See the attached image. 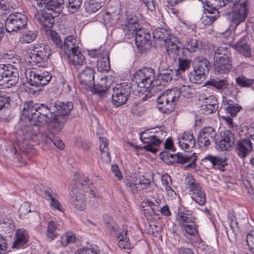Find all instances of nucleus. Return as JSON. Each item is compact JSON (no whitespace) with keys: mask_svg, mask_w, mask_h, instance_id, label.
<instances>
[{"mask_svg":"<svg viewBox=\"0 0 254 254\" xmlns=\"http://www.w3.org/2000/svg\"><path fill=\"white\" fill-rule=\"evenodd\" d=\"M73 108L71 102L57 101L36 104L29 102L24 107L23 112L30 125H23L17 130L18 140H32L35 142L43 141L44 134L41 128L46 125L51 134H58L63 130Z\"/></svg>","mask_w":254,"mask_h":254,"instance_id":"nucleus-1","label":"nucleus"},{"mask_svg":"<svg viewBox=\"0 0 254 254\" xmlns=\"http://www.w3.org/2000/svg\"><path fill=\"white\" fill-rule=\"evenodd\" d=\"M95 72L93 67H86L82 72L79 73L78 78L82 87L85 89H91L94 88L96 93H101L105 92L110 87L112 81L109 77L102 78L97 85L94 82V74Z\"/></svg>","mask_w":254,"mask_h":254,"instance_id":"nucleus-2","label":"nucleus"},{"mask_svg":"<svg viewBox=\"0 0 254 254\" xmlns=\"http://www.w3.org/2000/svg\"><path fill=\"white\" fill-rule=\"evenodd\" d=\"M154 70L151 67H144L136 71L134 75L131 89L135 95H143L153 84Z\"/></svg>","mask_w":254,"mask_h":254,"instance_id":"nucleus-3","label":"nucleus"},{"mask_svg":"<svg viewBox=\"0 0 254 254\" xmlns=\"http://www.w3.org/2000/svg\"><path fill=\"white\" fill-rule=\"evenodd\" d=\"M179 99V93L175 90L172 89L163 92L157 99L158 110L164 114L171 113Z\"/></svg>","mask_w":254,"mask_h":254,"instance_id":"nucleus-4","label":"nucleus"},{"mask_svg":"<svg viewBox=\"0 0 254 254\" xmlns=\"http://www.w3.org/2000/svg\"><path fill=\"white\" fill-rule=\"evenodd\" d=\"M209 62L202 57L195 58L192 63L193 70L189 74L190 81L195 84H201L209 72Z\"/></svg>","mask_w":254,"mask_h":254,"instance_id":"nucleus-5","label":"nucleus"},{"mask_svg":"<svg viewBox=\"0 0 254 254\" xmlns=\"http://www.w3.org/2000/svg\"><path fill=\"white\" fill-rule=\"evenodd\" d=\"M172 150H163L160 153V158L164 162L168 164H173L175 163L182 164H188L187 166L192 167L196 160V156L195 153L191 155H184L182 154H175Z\"/></svg>","mask_w":254,"mask_h":254,"instance_id":"nucleus-6","label":"nucleus"},{"mask_svg":"<svg viewBox=\"0 0 254 254\" xmlns=\"http://www.w3.org/2000/svg\"><path fill=\"white\" fill-rule=\"evenodd\" d=\"M19 80V74L15 65L0 64V81L5 88L14 86Z\"/></svg>","mask_w":254,"mask_h":254,"instance_id":"nucleus-7","label":"nucleus"},{"mask_svg":"<svg viewBox=\"0 0 254 254\" xmlns=\"http://www.w3.org/2000/svg\"><path fill=\"white\" fill-rule=\"evenodd\" d=\"M130 84L126 82L117 84L113 88L112 102L115 107H120L127 102L130 93Z\"/></svg>","mask_w":254,"mask_h":254,"instance_id":"nucleus-8","label":"nucleus"},{"mask_svg":"<svg viewBox=\"0 0 254 254\" xmlns=\"http://www.w3.org/2000/svg\"><path fill=\"white\" fill-rule=\"evenodd\" d=\"M27 22L26 16L20 12L9 14L5 21V28L7 32H17L25 27Z\"/></svg>","mask_w":254,"mask_h":254,"instance_id":"nucleus-9","label":"nucleus"},{"mask_svg":"<svg viewBox=\"0 0 254 254\" xmlns=\"http://www.w3.org/2000/svg\"><path fill=\"white\" fill-rule=\"evenodd\" d=\"M229 6H232L231 12L229 14L230 21L237 27L246 19L249 13L250 5L230 3Z\"/></svg>","mask_w":254,"mask_h":254,"instance_id":"nucleus-10","label":"nucleus"},{"mask_svg":"<svg viewBox=\"0 0 254 254\" xmlns=\"http://www.w3.org/2000/svg\"><path fill=\"white\" fill-rule=\"evenodd\" d=\"M35 190L42 197L50 200V205L51 207L61 212L64 211V208L58 200L55 197L54 192L50 188L42 184H38L35 186Z\"/></svg>","mask_w":254,"mask_h":254,"instance_id":"nucleus-11","label":"nucleus"},{"mask_svg":"<svg viewBox=\"0 0 254 254\" xmlns=\"http://www.w3.org/2000/svg\"><path fill=\"white\" fill-rule=\"evenodd\" d=\"M27 74L28 75L29 83L32 86H45L52 78L50 73L45 70H30L27 71Z\"/></svg>","mask_w":254,"mask_h":254,"instance_id":"nucleus-12","label":"nucleus"},{"mask_svg":"<svg viewBox=\"0 0 254 254\" xmlns=\"http://www.w3.org/2000/svg\"><path fill=\"white\" fill-rule=\"evenodd\" d=\"M217 133L211 127H203L199 132L197 138V143L201 150L207 148L211 143L215 140Z\"/></svg>","mask_w":254,"mask_h":254,"instance_id":"nucleus-13","label":"nucleus"},{"mask_svg":"<svg viewBox=\"0 0 254 254\" xmlns=\"http://www.w3.org/2000/svg\"><path fill=\"white\" fill-rule=\"evenodd\" d=\"M235 138L229 130H225L220 133L219 138L215 140L216 148L221 151L229 150L235 143Z\"/></svg>","mask_w":254,"mask_h":254,"instance_id":"nucleus-14","label":"nucleus"},{"mask_svg":"<svg viewBox=\"0 0 254 254\" xmlns=\"http://www.w3.org/2000/svg\"><path fill=\"white\" fill-rule=\"evenodd\" d=\"M163 133L162 132H159L156 134L149 135L148 136H143V134H141L140 138L143 143L146 144L144 146V148L152 153H156L158 150L159 145L163 140L160 138V134Z\"/></svg>","mask_w":254,"mask_h":254,"instance_id":"nucleus-15","label":"nucleus"},{"mask_svg":"<svg viewBox=\"0 0 254 254\" xmlns=\"http://www.w3.org/2000/svg\"><path fill=\"white\" fill-rule=\"evenodd\" d=\"M80 49L76 39L73 36L70 35L64 38L62 48L59 51L60 55L62 59H65L68 54Z\"/></svg>","mask_w":254,"mask_h":254,"instance_id":"nucleus-16","label":"nucleus"},{"mask_svg":"<svg viewBox=\"0 0 254 254\" xmlns=\"http://www.w3.org/2000/svg\"><path fill=\"white\" fill-rule=\"evenodd\" d=\"M150 35L144 29L139 28L136 31L135 41L137 47L143 51L150 47Z\"/></svg>","mask_w":254,"mask_h":254,"instance_id":"nucleus-17","label":"nucleus"},{"mask_svg":"<svg viewBox=\"0 0 254 254\" xmlns=\"http://www.w3.org/2000/svg\"><path fill=\"white\" fill-rule=\"evenodd\" d=\"M178 140L181 148L187 152H191L195 146V140L190 132H185Z\"/></svg>","mask_w":254,"mask_h":254,"instance_id":"nucleus-18","label":"nucleus"},{"mask_svg":"<svg viewBox=\"0 0 254 254\" xmlns=\"http://www.w3.org/2000/svg\"><path fill=\"white\" fill-rule=\"evenodd\" d=\"M253 150V142L250 139L245 138L237 142L236 150L237 155L241 158H246Z\"/></svg>","mask_w":254,"mask_h":254,"instance_id":"nucleus-19","label":"nucleus"},{"mask_svg":"<svg viewBox=\"0 0 254 254\" xmlns=\"http://www.w3.org/2000/svg\"><path fill=\"white\" fill-rule=\"evenodd\" d=\"M65 60H67L69 64L73 66L77 70L79 69L85 63V57L80 49L68 54Z\"/></svg>","mask_w":254,"mask_h":254,"instance_id":"nucleus-20","label":"nucleus"},{"mask_svg":"<svg viewBox=\"0 0 254 254\" xmlns=\"http://www.w3.org/2000/svg\"><path fill=\"white\" fill-rule=\"evenodd\" d=\"M35 19L43 26L45 31H48L54 25V16L51 14L46 12L38 13L35 17Z\"/></svg>","mask_w":254,"mask_h":254,"instance_id":"nucleus-21","label":"nucleus"},{"mask_svg":"<svg viewBox=\"0 0 254 254\" xmlns=\"http://www.w3.org/2000/svg\"><path fill=\"white\" fill-rule=\"evenodd\" d=\"M232 61L214 60V70L215 74L224 75L228 74L232 66Z\"/></svg>","mask_w":254,"mask_h":254,"instance_id":"nucleus-22","label":"nucleus"},{"mask_svg":"<svg viewBox=\"0 0 254 254\" xmlns=\"http://www.w3.org/2000/svg\"><path fill=\"white\" fill-rule=\"evenodd\" d=\"M205 101L201 106V110L205 114H212L218 108L217 100L214 96L204 98Z\"/></svg>","mask_w":254,"mask_h":254,"instance_id":"nucleus-23","label":"nucleus"},{"mask_svg":"<svg viewBox=\"0 0 254 254\" xmlns=\"http://www.w3.org/2000/svg\"><path fill=\"white\" fill-rule=\"evenodd\" d=\"M178 43L179 42L174 35H170V37L164 42L166 51L169 55H177L179 53L180 47L178 45Z\"/></svg>","mask_w":254,"mask_h":254,"instance_id":"nucleus-24","label":"nucleus"},{"mask_svg":"<svg viewBox=\"0 0 254 254\" xmlns=\"http://www.w3.org/2000/svg\"><path fill=\"white\" fill-rule=\"evenodd\" d=\"M214 60L232 61L231 48L227 47H218L214 51Z\"/></svg>","mask_w":254,"mask_h":254,"instance_id":"nucleus-25","label":"nucleus"},{"mask_svg":"<svg viewBox=\"0 0 254 254\" xmlns=\"http://www.w3.org/2000/svg\"><path fill=\"white\" fill-rule=\"evenodd\" d=\"M207 14L203 15L201 18V21L204 25H210L212 24L219 16V12L218 9L214 8L206 9Z\"/></svg>","mask_w":254,"mask_h":254,"instance_id":"nucleus-26","label":"nucleus"},{"mask_svg":"<svg viewBox=\"0 0 254 254\" xmlns=\"http://www.w3.org/2000/svg\"><path fill=\"white\" fill-rule=\"evenodd\" d=\"M29 239L28 232L25 229H18L16 233V239L13 247L19 249L27 243Z\"/></svg>","mask_w":254,"mask_h":254,"instance_id":"nucleus-27","label":"nucleus"},{"mask_svg":"<svg viewBox=\"0 0 254 254\" xmlns=\"http://www.w3.org/2000/svg\"><path fill=\"white\" fill-rule=\"evenodd\" d=\"M148 91L143 95H141V100L143 101L150 99L154 95V93H158L164 89L165 85L161 82L160 81L157 80L155 81L154 84H152Z\"/></svg>","mask_w":254,"mask_h":254,"instance_id":"nucleus-28","label":"nucleus"},{"mask_svg":"<svg viewBox=\"0 0 254 254\" xmlns=\"http://www.w3.org/2000/svg\"><path fill=\"white\" fill-rule=\"evenodd\" d=\"M248 39V37L245 35L234 45V48L246 57L251 56L250 48L247 44Z\"/></svg>","mask_w":254,"mask_h":254,"instance_id":"nucleus-29","label":"nucleus"},{"mask_svg":"<svg viewBox=\"0 0 254 254\" xmlns=\"http://www.w3.org/2000/svg\"><path fill=\"white\" fill-rule=\"evenodd\" d=\"M45 8L53 11L56 14H60L64 7V0H50L45 3Z\"/></svg>","mask_w":254,"mask_h":254,"instance_id":"nucleus-30","label":"nucleus"},{"mask_svg":"<svg viewBox=\"0 0 254 254\" xmlns=\"http://www.w3.org/2000/svg\"><path fill=\"white\" fill-rule=\"evenodd\" d=\"M190 194L195 203L201 206L205 204L206 201V193L201 186L197 188Z\"/></svg>","mask_w":254,"mask_h":254,"instance_id":"nucleus-31","label":"nucleus"},{"mask_svg":"<svg viewBox=\"0 0 254 254\" xmlns=\"http://www.w3.org/2000/svg\"><path fill=\"white\" fill-rule=\"evenodd\" d=\"M32 48V51L42 58L45 61L49 58L51 55V52L50 47L45 44H35Z\"/></svg>","mask_w":254,"mask_h":254,"instance_id":"nucleus-32","label":"nucleus"},{"mask_svg":"<svg viewBox=\"0 0 254 254\" xmlns=\"http://www.w3.org/2000/svg\"><path fill=\"white\" fill-rule=\"evenodd\" d=\"M97 68L101 72L109 70L110 64L109 53L108 51H103L101 58L97 61Z\"/></svg>","mask_w":254,"mask_h":254,"instance_id":"nucleus-33","label":"nucleus"},{"mask_svg":"<svg viewBox=\"0 0 254 254\" xmlns=\"http://www.w3.org/2000/svg\"><path fill=\"white\" fill-rule=\"evenodd\" d=\"M27 63L31 66H43L45 64V60L33 51L28 54L25 58Z\"/></svg>","mask_w":254,"mask_h":254,"instance_id":"nucleus-34","label":"nucleus"},{"mask_svg":"<svg viewBox=\"0 0 254 254\" xmlns=\"http://www.w3.org/2000/svg\"><path fill=\"white\" fill-rule=\"evenodd\" d=\"M124 183L127 189L133 193L140 190L141 188L139 187L138 178L129 176L124 180Z\"/></svg>","mask_w":254,"mask_h":254,"instance_id":"nucleus-35","label":"nucleus"},{"mask_svg":"<svg viewBox=\"0 0 254 254\" xmlns=\"http://www.w3.org/2000/svg\"><path fill=\"white\" fill-rule=\"evenodd\" d=\"M223 105L226 106L225 107L226 111L232 117H235L241 109V107L238 104L234 103L231 100H228L227 99H223Z\"/></svg>","mask_w":254,"mask_h":254,"instance_id":"nucleus-36","label":"nucleus"},{"mask_svg":"<svg viewBox=\"0 0 254 254\" xmlns=\"http://www.w3.org/2000/svg\"><path fill=\"white\" fill-rule=\"evenodd\" d=\"M104 3V1L100 0L97 1L96 0H86L85 2V7L86 12L89 13H94L100 9Z\"/></svg>","mask_w":254,"mask_h":254,"instance_id":"nucleus-37","label":"nucleus"},{"mask_svg":"<svg viewBox=\"0 0 254 254\" xmlns=\"http://www.w3.org/2000/svg\"><path fill=\"white\" fill-rule=\"evenodd\" d=\"M176 219L179 224L183 227L194 220V218L190 214H188L183 211H179L176 216Z\"/></svg>","mask_w":254,"mask_h":254,"instance_id":"nucleus-38","label":"nucleus"},{"mask_svg":"<svg viewBox=\"0 0 254 254\" xmlns=\"http://www.w3.org/2000/svg\"><path fill=\"white\" fill-rule=\"evenodd\" d=\"M183 46L184 49L195 52L199 48V41L195 38L188 37L183 43Z\"/></svg>","mask_w":254,"mask_h":254,"instance_id":"nucleus-39","label":"nucleus"},{"mask_svg":"<svg viewBox=\"0 0 254 254\" xmlns=\"http://www.w3.org/2000/svg\"><path fill=\"white\" fill-rule=\"evenodd\" d=\"M85 194L77 193L73 199L72 203L74 207L80 211L83 210L86 206L87 201L85 199Z\"/></svg>","mask_w":254,"mask_h":254,"instance_id":"nucleus-40","label":"nucleus"},{"mask_svg":"<svg viewBox=\"0 0 254 254\" xmlns=\"http://www.w3.org/2000/svg\"><path fill=\"white\" fill-rule=\"evenodd\" d=\"M172 35L167 29L164 28H158L153 32L154 39H159L164 42L170 37V35Z\"/></svg>","mask_w":254,"mask_h":254,"instance_id":"nucleus-41","label":"nucleus"},{"mask_svg":"<svg viewBox=\"0 0 254 254\" xmlns=\"http://www.w3.org/2000/svg\"><path fill=\"white\" fill-rule=\"evenodd\" d=\"M185 183L190 192L200 187V184L196 181L190 174H187L185 180Z\"/></svg>","mask_w":254,"mask_h":254,"instance_id":"nucleus-42","label":"nucleus"},{"mask_svg":"<svg viewBox=\"0 0 254 254\" xmlns=\"http://www.w3.org/2000/svg\"><path fill=\"white\" fill-rule=\"evenodd\" d=\"M173 72L176 73L175 70L171 69H167L166 71L160 72L158 75L159 81H162V83L166 85L172 80Z\"/></svg>","mask_w":254,"mask_h":254,"instance_id":"nucleus-43","label":"nucleus"},{"mask_svg":"<svg viewBox=\"0 0 254 254\" xmlns=\"http://www.w3.org/2000/svg\"><path fill=\"white\" fill-rule=\"evenodd\" d=\"M207 84L219 90H223L227 88L228 85V82L225 78L220 79L217 78L212 79L208 81Z\"/></svg>","mask_w":254,"mask_h":254,"instance_id":"nucleus-44","label":"nucleus"},{"mask_svg":"<svg viewBox=\"0 0 254 254\" xmlns=\"http://www.w3.org/2000/svg\"><path fill=\"white\" fill-rule=\"evenodd\" d=\"M103 221L106 229L110 233L113 234L117 232V225L111 216L107 215H104Z\"/></svg>","mask_w":254,"mask_h":254,"instance_id":"nucleus-45","label":"nucleus"},{"mask_svg":"<svg viewBox=\"0 0 254 254\" xmlns=\"http://www.w3.org/2000/svg\"><path fill=\"white\" fill-rule=\"evenodd\" d=\"M173 89L179 92V97L182 95L185 97L189 98L192 96L194 92V89L191 88L189 85H182V87L180 88L175 87Z\"/></svg>","mask_w":254,"mask_h":254,"instance_id":"nucleus-46","label":"nucleus"},{"mask_svg":"<svg viewBox=\"0 0 254 254\" xmlns=\"http://www.w3.org/2000/svg\"><path fill=\"white\" fill-rule=\"evenodd\" d=\"M230 0H206V5L208 8L218 9L230 3Z\"/></svg>","mask_w":254,"mask_h":254,"instance_id":"nucleus-47","label":"nucleus"},{"mask_svg":"<svg viewBox=\"0 0 254 254\" xmlns=\"http://www.w3.org/2000/svg\"><path fill=\"white\" fill-rule=\"evenodd\" d=\"M50 39L53 42L56 47L61 50L63 42L59 34L54 30H51L49 34Z\"/></svg>","mask_w":254,"mask_h":254,"instance_id":"nucleus-48","label":"nucleus"},{"mask_svg":"<svg viewBox=\"0 0 254 254\" xmlns=\"http://www.w3.org/2000/svg\"><path fill=\"white\" fill-rule=\"evenodd\" d=\"M161 182L163 186L165 187L166 190L167 192L176 194L173 188L171 187L172 185V180L171 177L167 173H165L161 176Z\"/></svg>","mask_w":254,"mask_h":254,"instance_id":"nucleus-49","label":"nucleus"},{"mask_svg":"<svg viewBox=\"0 0 254 254\" xmlns=\"http://www.w3.org/2000/svg\"><path fill=\"white\" fill-rule=\"evenodd\" d=\"M76 241L75 235L72 232L66 233L61 238V244L63 247H66L69 243H73Z\"/></svg>","mask_w":254,"mask_h":254,"instance_id":"nucleus-50","label":"nucleus"},{"mask_svg":"<svg viewBox=\"0 0 254 254\" xmlns=\"http://www.w3.org/2000/svg\"><path fill=\"white\" fill-rule=\"evenodd\" d=\"M236 82L241 87H250L254 84V79H249L244 76H241L236 78Z\"/></svg>","mask_w":254,"mask_h":254,"instance_id":"nucleus-51","label":"nucleus"},{"mask_svg":"<svg viewBox=\"0 0 254 254\" xmlns=\"http://www.w3.org/2000/svg\"><path fill=\"white\" fill-rule=\"evenodd\" d=\"M37 37V34L32 31H26L20 38V41L22 43H30L33 42Z\"/></svg>","mask_w":254,"mask_h":254,"instance_id":"nucleus-52","label":"nucleus"},{"mask_svg":"<svg viewBox=\"0 0 254 254\" xmlns=\"http://www.w3.org/2000/svg\"><path fill=\"white\" fill-rule=\"evenodd\" d=\"M178 69L181 71H185L190 68L192 61L188 59L180 58L178 59Z\"/></svg>","mask_w":254,"mask_h":254,"instance_id":"nucleus-53","label":"nucleus"},{"mask_svg":"<svg viewBox=\"0 0 254 254\" xmlns=\"http://www.w3.org/2000/svg\"><path fill=\"white\" fill-rule=\"evenodd\" d=\"M227 165V159L225 157H221L216 156L215 163L213 167L221 171H224V168Z\"/></svg>","mask_w":254,"mask_h":254,"instance_id":"nucleus-54","label":"nucleus"},{"mask_svg":"<svg viewBox=\"0 0 254 254\" xmlns=\"http://www.w3.org/2000/svg\"><path fill=\"white\" fill-rule=\"evenodd\" d=\"M83 0H68V7L71 13L76 12L80 7Z\"/></svg>","mask_w":254,"mask_h":254,"instance_id":"nucleus-55","label":"nucleus"},{"mask_svg":"<svg viewBox=\"0 0 254 254\" xmlns=\"http://www.w3.org/2000/svg\"><path fill=\"white\" fill-rule=\"evenodd\" d=\"M88 197L90 198L89 200V203L92 206L97 207L99 205L98 201L99 195L93 190H90L88 193Z\"/></svg>","mask_w":254,"mask_h":254,"instance_id":"nucleus-56","label":"nucleus"},{"mask_svg":"<svg viewBox=\"0 0 254 254\" xmlns=\"http://www.w3.org/2000/svg\"><path fill=\"white\" fill-rule=\"evenodd\" d=\"M186 232L191 236H195L198 233L196 224L194 221L184 227Z\"/></svg>","mask_w":254,"mask_h":254,"instance_id":"nucleus-57","label":"nucleus"},{"mask_svg":"<svg viewBox=\"0 0 254 254\" xmlns=\"http://www.w3.org/2000/svg\"><path fill=\"white\" fill-rule=\"evenodd\" d=\"M127 24L126 25L139 27V25L138 23L137 17L133 14L131 13L127 15Z\"/></svg>","mask_w":254,"mask_h":254,"instance_id":"nucleus-58","label":"nucleus"},{"mask_svg":"<svg viewBox=\"0 0 254 254\" xmlns=\"http://www.w3.org/2000/svg\"><path fill=\"white\" fill-rule=\"evenodd\" d=\"M139 27L125 25L124 32L127 38L130 39L136 35V31H138Z\"/></svg>","mask_w":254,"mask_h":254,"instance_id":"nucleus-59","label":"nucleus"},{"mask_svg":"<svg viewBox=\"0 0 254 254\" xmlns=\"http://www.w3.org/2000/svg\"><path fill=\"white\" fill-rule=\"evenodd\" d=\"M56 229V225L53 221H50L48 223L47 227V236L51 239H54L55 237V230Z\"/></svg>","mask_w":254,"mask_h":254,"instance_id":"nucleus-60","label":"nucleus"},{"mask_svg":"<svg viewBox=\"0 0 254 254\" xmlns=\"http://www.w3.org/2000/svg\"><path fill=\"white\" fill-rule=\"evenodd\" d=\"M246 241L250 251L254 253V231L247 234Z\"/></svg>","mask_w":254,"mask_h":254,"instance_id":"nucleus-61","label":"nucleus"},{"mask_svg":"<svg viewBox=\"0 0 254 254\" xmlns=\"http://www.w3.org/2000/svg\"><path fill=\"white\" fill-rule=\"evenodd\" d=\"M30 212V204L28 202H24L19 208V212L21 215H25Z\"/></svg>","mask_w":254,"mask_h":254,"instance_id":"nucleus-62","label":"nucleus"},{"mask_svg":"<svg viewBox=\"0 0 254 254\" xmlns=\"http://www.w3.org/2000/svg\"><path fill=\"white\" fill-rule=\"evenodd\" d=\"M118 246L122 249L129 250L131 248V245L129 238H126L124 240L120 239L118 241Z\"/></svg>","mask_w":254,"mask_h":254,"instance_id":"nucleus-63","label":"nucleus"},{"mask_svg":"<svg viewBox=\"0 0 254 254\" xmlns=\"http://www.w3.org/2000/svg\"><path fill=\"white\" fill-rule=\"evenodd\" d=\"M138 181H139V187L141 188L140 190L148 188L150 185V180L145 178L143 176L141 178H138Z\"/></svg>","mask_w":254,"mask_h":254,"instance_id":"nucleus-64","label":"nucleus"}]
</instances>
